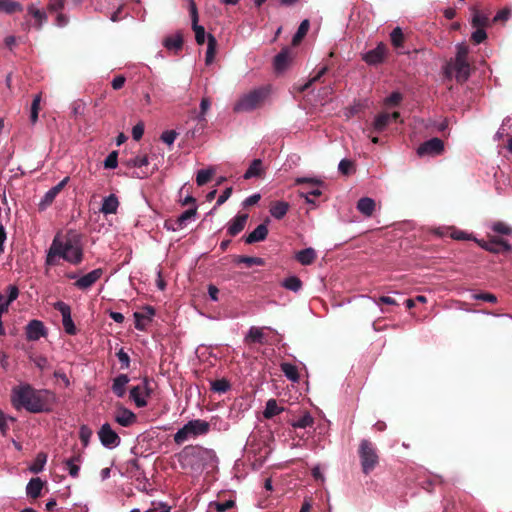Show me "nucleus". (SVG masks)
<instances>
[{"label": "nucleus", "instance_id": "obj_63", "mask_svg": "<svg viewBox=\"0 0 512 512\" xmlns=\"http://www.w3.org/2000/svg\"><path fill=\"white\" fill-rule=\"evenodd\" d=\"M119 361L121 362V367L122 368H129L130 366V357L129 355L123 350V349H120L117 353H116Z\"/></svg>", "mask_w": 512, "mask_h": 512}, {"label": "nucleus", "instance_id": "obj_48", "mask_svg": "<svg viewBox=\"0 0 512 512\" xmlns=\"http://www.w3.org/2000/svg\"><path fill=\"white\" fill-rule=\"evenodd\" d=\"M327 71L328 67L323 66L312 78L309 79L308 82H306L303 86L299 88V91L304 92L308 90L311 87V85L314 84L315 82H318L321 79V77H323L327 73Z\"/></svg>", "mask_w": 512, "mask_h": 512}, {"label": "nucleus", "instance_id": "obj_9", "mask_svg": "<svg viewBox=\"0 0 512 512\" xmlns=\"http://www.w3.org/2000/svg\"><path fill=\"white\" fill-rule=\"evenodd\" d=\"M54 309L59 311L62 315V324L64 331L69 335H75L77 328L71 317V308L68 304L63 301H57L54 303Z\"/></svg>", "mask_w": 512, "mask_h": 512}, {"label": "nucleus", "instance_id": "obj_3", "mask_svg": "<svg viewBox=\"0 0 512 512\" xmlns=\"http://www.w3.org/2000/svg\"><path fill=\"white\" fill-rule=\"evenodd\" d=\"M216 454L212 449L199 445H188L178 454L179 463L183 468L199 469L212 466L216 461Z\"/></svg>", "mask_w": 512, "mask_h": 512}, {"label": "nucleus", "instance_id": "obj_5", "mask_svg": "<svg viewBox=\"0 0 512 512\" xmlns=\"http://www.w3.org/2000/svg\"><path fill=\"white\" fill-rule=\"evenodd\" d=\"M209 431V422L201 419L190 420L174 434L173 439L177 445H181L189 438L206 435Z\"/></svg>", "mask_w": 512, "mask_h": 512}, {"label": "nucleus", "instance_id": "obj_34", "mask_svg": "<svg viewBox=\"0 0 512 512\" xmlns=\"http://www.w3.org/2000/svg\"><path fill=\"white\" fill-rule=\"evenodd\" d=\"M130 398L134 401L138 408L147 406V400L144 397V392L141 389V385H137L131 388Z\"/></svg>", "mask_w": 512, "mask_h": 512}, {"label": "nucleus", "instance_id": "obj_45", "mask_svg": "<svg viewBox=\"0 0 512 512\" xmlns=\"http://www.w3.org/2000/svg\"><path fill=\"white\" fill-rule=\"evenodd\" d=\"M7 291H8L7 300L5 302L2 301L0 305L2 307H5V310L8 312L10 304L18 298L19 289L15 285H9L7 287Z\"/></svg>", "mask_w": 512, "mask_h": 512}, {"label": "nucleus", "instance_id": "obj_11", "mask_svg": "<svg viewBox=\"0 0 512 512\" xmlns=\"http://www.w3.org/2000/svg\"><path fill=\"white\" fill-rule=\"evenodd\" d=\"M444 151V143L439 138H432L422 143L418 149L417 154L419 156H437L442 154Z\"/></svg>", "mask_w": 512, "mask_h": 512}, {"label": "nucleus", "instance_id": "obj_20", "mask_svg": "<svg viewBox=\"0 0 512 512\" xmlns=\"http://www.w3.org/2000/svg\"><path fill=\"white\" fill-rule=\"evenodd\" d=\"M511 245L502 238L492 237L487 244V251L494 254L509 252Z\"/></svg>", "mask_w": 512, "mask_h": 512}, {"label": "nucleus", "instance_id": "obj_49", "mask_svg": "<svg viewBox=\"0 0 512 512\" xmlns=\"http://www.w3.org/2000/svg\"><path fill=\"white\" fill-rule=\"evenodd\" d=\"M211 389L214 392L225 393L230 389V383L224 378L218 379L211 383Z\"/></svg>", "mask_w": 512, "mask_h": 512}, {"label": "nucleus", "instance_id": "obj_44", "mask_svg": "<svg viewBox=\"0 0 512 512\" xmlns=\"http://www.w3.org/2000/svg\"><path fill=\"white\" fill-rule=\"evenodd\" d=\"M214 174V170L213 169H201L197 172V175H196V183L198 186H203L205 184H207L212 176Z\"/></svg>", "mask_w": 512, "mask_h": 512}, {"label": "nucleus", "instance_id": "obj_52", "mask_svg": "<svg viewBox=\"0 0 512 512\" xmlns=\"http://www.w3.org/2000/svg\"><path fill=\"white\" fill-rule=\"evenodd\" d=\"M192 29L195 32V39L197 44L202 45L205 42V29L203 26L199 25L198 22L192 23Z\"/></svg>", "mask_w": 512, "mask_h": 512}, {"label": "nucleus", "instance_id": "obj_28", "mask_svg": "<svg viewBox=\"0 0 512 512\" xmlns=\"http://www.w3.org/2000/svg\"><path fill=\"white\" fill-rule=\"evenodd\" d=\"M264 174L263 163L261 159H254L246 172L244 173V179H251L254 177H262Z\"/></svg>", "mask_w": 512, "mask_h": 512}, {"label": "nucleus", "instance_id": "obj_56", "mask_svg": "<svg viewBox=\"0 0 512 512\" xmlns=\"http://www.w3.org/2000/svg\"><path fill=\"white\" fill-rule=\"evenodd\" d=\"M118 165V152L112 151L104 161V167L106 169H114Z\"/></svg>", "mask_w": 512, "mask_h": 512}, {"label": "nucleus", "instance_id": "obj_36", "mask_svg": "<svg viewBox=\"0 0 512 512\" xmlns=\"http://www.w3.org/2000/svg\"><path fill=\"white\" fill-rule=\"evenodd\" d=\"M283 408L279 407L277 404V401L275 399H269L266 402L265 410L263 412V416L266 419H271L276 415H279L281 412H283Z\"/></svg>", "mask_w": 512, "mask_h": 512}, {"label": "nucleus", "instance_id": "obj_58", "mask_svg": "<svg viewBox=\"0 0 512 512\" xmlns=\"http://www.w3.org/2000/svg\"><path fill=\"white\" fill-rule=\"evenodd\" d=\"M178 133L175 130H167L161 134L160 139L167 145H172L177 138Z\"/></svg>", "mask_w": 512, "mask_h": 512}, {"label": "nucleus", "instance_id": "obj_38", "mask_svg": "<svg viewBox=\"0 0 512 512\" xmlns=\"http://www.w3.org/2000/svg\"><path fill=\"white\" fill-rule=\"evenodd\" d=\"M281 371L284 373V375L293 382H298L300 375L298 372V369L295 365L291 363H281L280 365Z\"/></svg>", "mask_w": 512, "mask_h": 512}, {"label": "nucleus", "instance_id": "obj_31", "mask_svg": "<svg viewBox=\"0 0 512 512\" xmlns=\"http://www.w3.org/2000/svg\"><path fill=\"white\" fill-rule=\"evenodd\" d=\"M289 207L285 201L273 202L270 206V214L276 219H282L287 214Z\"/></svg>", "mask_w": 512, "mask_h": 512}, {"label": "nucleus", "instance_id": "obj_37", "mask_svg": "<svg viewBox=\"0 0 512 512\" xmlns=\"http://www.w3.org/2000/svg\"><path fill=\"white\" fill-rule=\"evenodd\" d=\"M289 54L287 50H282L274 58V68L277 72L284 71L289 63Z\"/></svg>", "mask_w": 512, "mask_h": 512}, {"label": "nucleus", "instance_id": "obj_35", "mask_svg": "<svg viewBox=\"0 0 512 512\" xmlns=\"http://www.w3.org/2000/svg\"><path fill=\"white\" fill-rule=\"evenodd\" d=\"M0 11L7 14L22 12L23 6L21 3L14 0H0Z\"/></svg>", "mask_w": 512, "mask_h": 512}, {"label": "nucleus", "instance_id": "obj_10", "mask_svg": "<svg viewBox=\"0 0 512 512\" xmlns=\"http://www.w3.org/2000/svg\"><path fill=\"white\" fill-rule=\"evenodd\" d=\"M98 437L101 444L107 448L117 447L121 442L119 435L111 428L109 423H104L100 427Z\"/></svg>", "mask_w": 512, "mask_h": 512}, {"label": "nucleus", "instance_id": "obj_57", "mask_svg": "<svg viewBox=\"0 0 512 512\" xmlns=\"http://www.w3.org/2000/svg\"><path fill=\"white\" fill-rule=\"evenodd\" d=\"M16 421L14 417L7 416L2 410H0V431L3 436L7 434V431L9 430V426L7 424V421Z\"/></svg>", "mask_w": 512, "mask_h": 512}, {"label": "nucleus", "instance_id": "obj_12", "mask_svg": "<svg viewBox=\"0 0 512 512\" xmlns=\"http://www.w3.org/2000/svg\"><path fill=\"white\" fill-rule=\"evenodd\" d=\"M197 214V207L194 206L177 217V219H167L164 222V228L169 231H177L184 227L186 222Z\"/></svg>", "mask_w": 512, "mask_h": 512}, {"label": "nucleus", "instance_id": "obj_13", "mask_svg": "<svg viewBox=\"0 0 512 512\" xmlns=\"http://www.w3.org/2000/svg\"><path fill=\"white\" fill-rule=\"evenodd\" d=\"M103 275V269L97 268L83 275L74 282V286L82 291L91 288Z\"/></svg>", "mask_w": 512, "mask_h": 512}, {"label": "nucleus", "instance_id": "obj_64", "mask_svg": "<svg viewBox=\"0 0 512 512\" xmlns=\"http://www.w3.org/2000/svg\"><path fill=\"white\" fill-rule=\"evenodd\" d=\"M171 507L165 503H158L157 506H153L145 512H170Z\"/></svg>", "mask_w": 512, "mask_h": 512}, {"label": "nucleus", "instance_id": "obj_61", "mask_svg": "<svg viewBox=\"0 0 512 512\" xmlns=\"http://www.w3.org/2000/svg\"><path fill=\"white\" fill-rule=\"evenodd\" d=\"M492 229L494 232L503 235H509L512 233V228H510L508 225L500 221L494 223Z\"/></svg>", "mask_w": 512, "mask_h": 512}, {"label": "nucleus", "instance_id": "obj_22", "mask_svg": "<svg viewBox=\"0 0 512 512\" xmlns=\"http://www.w3.org/2000/svg\"><path fill=\"white\" fill-rule=\"evenodd\" d=\"M119 204L120 203L118 197L115 194H110L109 196L103 199L100 212L103 213L104 215L116 214Z\"/></svg>", "mask_w": 512, "mask_h": 512}, {"label": "nucleus", "instance_id": "obj_23", "mask_svg": "<svg viewBox=\"0 0 512 512\" xmlns=\"http://www.w3.org/2000/svg\"><path fill=\"white\" fill-rule=\"evenodd\" d=\"M376 203L370 197H362L358 200L356 208L365 217H371L375 211Z\"/></svg>", "mask_w": 512, "mask_h": 512}, {"label": "nucleus", "instance_id": "obj_25", "mask_svg": "<svg viewBox=\"0 0 512 512\" xmlns=\"http://www.w3.org/2000/svg\"><path fill=\"white\" fill-rule=\"evenodd\" d=\"M490 23L489 14H485L476 8L472 9L471 24L474 28H486Z\"/></svg>", "mask_w": 512, "mask_h": 512}, {"label": "nucleus", "instance_id": "obj_40", "mask_svg": "<svg viewBox=\"0 0 512 512\" xmlns=\"http://www.w3.org/2000/svg\"><path fill=\"white\" fill-rule=\"evenodd\" d=\"M309 27H310V22L308 19H305L300 23L297 32L295 33V35L292 38V44L294 46L298 45L303 40V38L306 36V34L309 30Z\"/></svg>", "mask_w": 512, "mask_h": 512}, {"label": "nucleus", "instance_id": "obj_55", "mask_svg": "<svg viewBox=\"0 0 512 512\" xmlns=\"http://www.w3.org/2000/svg\"><path fill=\"white\" fill-rule=\"evenodd\" d=\"M211 106V101L207 97H203L200 103V113L198 115V121L199 122H205V114L209 110Z\"/></svg>", "mask_w": 512, "mask_h": 512}, {"label": "nucleus", "instance_id": "obj_17", "mask_svg": "<svg viewBox=\"0 0 512 512\" xmlns=\"http://www.w3.org/2000/svg\"><path fill=\"white\" fill-rule=\"evenodd\" d=\"M81 462L82 452L80 450H75L71 457L63 460V463L65 464L69 475L73 478H77L79 476Z\"/></svg>", "mask_w": 512, "mask_h": 512}, {"label": "nucleus", "instance_id": "obj_32", "mask_svg": "<svg viewBox=\"0 0 512 512\" xmlns=\"http://www.w3.org/2000/svg\"><path fill=\"white\" fill-rule=\"evenodd\" d=\"M217 48V40L212 34L207 35V51L205 55L206 65L213 63Z\"/></svg>", "mask_w": 512, "mask_h": 512}, {"label": "nucleus", "instance_id": "obj_50", "mask_svg": "<svg viewBox=\"0 0 512 512\" xmlns=\"http://www.w3.org/2000/svg\"><path fill=\"white\" fill-rule=\"evenodd\" d=\"M237 263H243V264H246L247 266H252V265L263 266L265 264V261L263 258H260V257L239 256L237 258Z\"/></svg>", "mask_w": 512, "mask_h": 512}, {"label": "nucleus", "instance_id": "obj_7", "mask_svg": "<svg viewBox=\"0 0 512 512\" xmlns=\"http://www.w3.org/2000/svg\"><path fill=\"white\" fill-rule=\"evenodd\" d=\"M469 47L462 43L457 45L454 68L458 82H465L470 76V64L468 62Z\"/></svg>", "mask_w": 512, "mask_h": 512}, {"label": "nucleus", "instance_id": "obj_14", "mask_svg": "<svg viewBox=\"0 0 512 512\" xmlns=\"http://www.w3.org/2000/svg\"><path fill=\"white\" fill-rule=\"evenodd\" d=\"M69 181V177H65L63 180H61L57 185L49 189L45 195L43 196L42 200L39 203V210L43 211L47 207H49L53 201L55 200L56 196L64 189V187L67 185Z\"/></svg>", "mask_w": 512, "mask_h": 512}, {"label": "nucleus", "instance_id": "obj_54", "mask_svg": "<svg viewBox=\"0 0 512 512\" xmlns=\"http://www.w3.org/2000/svg\"><path fill=\"white\" fill-rule=\"evenodd\" d=\"M476 30L471 34V41L474 44H480L487 39V33L485 32V28H475Z\"/></svg>", "mask_w": 512, "mask_h": 512}, {"label": "nucleus", "instance_id": "obj_46", "mask_svg": "<svg viewBox=\"0 0 512 512\" xmlns=\"http://www.w3.org/2000/svg\"><path fill=\"white\" fill-rule=\"evenodd\" d=\"M313 424H314L313 417L310 415V413L306 412L298 420L294 421L292 423V426L294 428H307V427L313 426Z\"/></svg>", "mask_w": 512, "mask_h": 512}, {"label": "nucleus", "instance_id": "obj_33", "mask_svg": "<svg viewBox=\"0 0 512 512\" xmlns=\"http://www.w3.org/2000/svg\"><path fill=\"white\" fill-rule=\"evenodd\" d=\"M163 45L168 50H175L178 51L183 46V37L180 33H177L175 35L168 36L164 39Z\"/></svg>", "mask_w": 512, "mask_h": 512}, {"label": "nucleus", "instance_id": "obj_29", "mask_svg": "<svg viewBox=\"0 0 512 512\" xmlns=\"http://www.w3.org/2000/svg\"><path fill=\"white\" fill-rule=\"evenodd\" d=\"M43 486L44 482L39 477L32 478L26 487V493L32 499H37L41 495Z\"/></svg>", "mask_w": 512, "mask_h": 512}, {"label": "nucleus", "instance_id": "obj_42", "mask_svg": "<svg viewBox=\"0 0 512 512\" xmlns=\"http://www.w3.org/2000/svg\"><path fill=\"white\" fill-rule=\"evenodd\" d=\"M47 461V455L43 452L37 454L33 464L30 466V471L37 474L44 469Z\"/></svg>", "mask_w": 512, "mask_h": 512}, {"label": "nucleus", "instance_id": "obj_1", "mask_svg": "<svg viewBox=\"0 0 512 512\" xmlns=\"http://www.w3.org/2000/svg\"><path fill=\"white\" fill-rule=\"evenodd\" d=\"M11 403L17 410L25 409L30 413L51 412L56 403V395L47 389H35L23 384L12 389Z\"/></svg>", "mask_w": 512, "mask_h": 512}, {"label": "nucleus", "instance_id": "obj_15", "mask_svg": "<svg viewBox=\"0 0 512 512\" xmlns=\"http://www.w3.org/2000/svg\"><path fill=\"white\" fill-rule=\"evenodd\" d=\"M47 335V330L42 321L33 319L26 326V339L37 341Z\"/></svg>", "mask_w": 512, "mask_h": 512}, {"label": "nucleus", "instance_id": "obj_8", "mask_svg": "<svg viewBox=\"0 0 512 512\" xmlns=\"http://www.w3.org/2000/svg\"><path fill=\"white\" fill-rule=\"evenodd\" d=\"M388 56L387 45L383 42L378 43L376 48L361 54V59L369 66H378L384 63Z\"/></svg>", "mask_w": 512, "mask_h": 512}, {"label": "nucleus", "instance_id": "obj_43", "mask_svg": "<svg viewBox=\"0 0 512 512\" xmlns=\"http://www.w3.org/2000/svg\"><path fill=\"white\" fill-rule=\"evenodd\" d=\"M391 43L395 48L403 47L404 43V34L400 27H396L392 30L390 34Z\"/></svg>", "mask_w": 512, "mask_h": 512}, {"label": "nucleus", "instance_id": "obj_51", "mask_svg": "<svg viewBox=\"0 0 512 512\" xmlns=\"http://www.w3.org/2000/svg\"><path fill=\"white\" fill-rule=\"evenodd\" d=\"M235 506V501L230 499L225 502H211L209 507L215 508L217 512H225Z\"/></svg>", "mask_w": 512, "mask_h": 512}, {"label": "nucleus", "instance_id": "obj_47", "mask_svg": "<svg viewBox=\"0 0 512 512\" xmlns=\"http://www.w3.org/2000/svg\"><path fill=\"white\" fill-rule=\"evenodd\" d=\"M122 164L126 165L128 168L132 167H143L148 165V157L144 156H136L126 161H122Z\"/></svg>", "mask_w": 512, "mask_h": 512}, {"label": "nucleus", "instance_id": "obj_27", "mask_svg": "<svg viewBox=\"0 0 512 512\" xmlns=\"http://www.w3.org/2000/svg\"><path fill=\"white\" fill-rule=\"evenodd\" d=\"M389 124H390L389 113L382 112L375 117L373 124H372L371 132L381 133L387 128V126Z\"/></svg>", "mask_w": 512, "mask_h": 512}, {"label": "nucleus", "instance_id": "obj_21", "mask_svg": "<svg viewBox=\"0 0 512 512\" xmlns=\"http://www.w3.org/2000/svg\"><path fill=\"white\" fill-rule=\"evenodd\" d=\"M268 235L267 226L262 223L259 224L250 234L244 237L246 244H253L256 242L264 241Z\"/></svg>", "mask_w": 512, "mask_h": 512}, {"label": "nucleus", "instance_id": "obj_26", "mask_svg": "<svg viewBox=\"0 0 512 512\" xmlns=\"http://www.w3.org/2000/svg\"><path fill=\"white\" fill-rule=\"evenodd\" d=\"M130 381L129 377L126 374H120L116 378L113 379L112 391L118 397H123L126 393L125 386Z\"/></svg>", "mask_w": 512, "mask_h": 512}, {"label": "nucleus", "instance_id": "obj_19", "mask_svg": "<svg viewBox=\"0 0 512 512\" xmlns=\"http://www.w3.org/2000/svg\"><path fill=\"white\" fill-rule=\"evenodd\" d=\"M155 315V309L152 306L144 307V312H135V328L140 331H144L146 328V324L144 321H151L152 317Z\"/></svg>", "mask_w": 512, "mask_h": 512}, {"label": "nucleus", "instance_id": "obj_60", "mask_svg": "<svg viewBox=\"0 0 512 512\" xmlns=\"http://www.w3.org/2000/svg\"><path fill=\"white\" fill-rule=\"evenodd\" d=\"M403 96L400 92L391 93L385 100V104L388 106H397L402 101Z\"/></svg>", "mask_w": 512, "mask_h": 512}, {"label": "nucleus", "instance_id": "obj_18", "mask_svg": "<svg viewBox=\"0 0 512 512\" xmlns=\"http://www.w3.org/2000/svg\"><path fill=\"white\" fill-rule=\"evenodd\" d=\"M248 220V214H238L235 216L227 227V234L231 237L238 235L245 228V225Z\"/></svg>", "mask_w": 512, "mask_h": 512}, {"label": "nucleus", "instance_id": "obj_16", "mask_svg": "<svg viewBox=\"0 0 512 512\" xmlns=\"http://www.w3.org/2000/svg\"><path fill=\"white\" fill-rule=\"evenodd\" d=\"M114 419L119 425L129 427L137 421V416L128 408L120 405L116 409Z\"/></svg>", "mask_w": 512, "mask_h": 512}, {"label": "nucleus", "instance_id": "obj_53", "mask_svg": "<svg viewBox=\"0 0 512 512\" xmlns=\"http://www.w3.org/2000/svg\"><path fill=\"white\" fill-rule=\"evenodd\" d=\"M93 432L87 425H82L79 429V438L83 443L84 447L88 446L90 438Z\"/></svg>", "mask_w": 512, "mask_h": 512}, {"label": "nucleus", "instance_id": "obj_59", "mask_svg": "<svg viewBox=\"0 0 512 512\" xmlns=\"http://www.w3.org/2000/svg\"><path fill=\"white\" fill-rule=\"evenodd\" d=\"M338 169L343 175H349L353 170V162L348 159H342L338 165Z\"/></svg>", "mask_w": 512, "mask_h": 512}, {"label": "nucleus", "instance_id": "obj_4", "mask_svg": "<svg viewBox=\"0 0 512 512\" xmlns=\"http://www.w3.org/2000/svg\"><path fill=\"white\" fill-rule=\"evenodd\" d=\"M269 92L268 87L256 88L241 96L235 103L233 110L235 112H251L261 107L268 97Z\"/></svg>", "mask_w": 512, "mask_h": 512}, {"label": "nucleus", "instance_id": "obj_30", "mask_svg": "<svg viewBox=\"0 0 512 512\" xmlns=\"http://www.w3.org/2000/svg\"><path fill=\"white\" fill-rule=\"evenodd\" d=\"M28 14L36 20L35 27L40 30L43 23L47 21V14L45 11L38 9L34 4H30L27 8Z\"/></svg>", "mask_w": 512, "mask_h": 512}, {"label": "nucleus", "instance_id": "obj_2", "mask_svg": "<svg viewBox=\"0 0 512 512\" xmlns=\"http://www.w3.org/2000/svg\"><path fill=\"white\" fill-rule=\"evenodd\" d=\"M57 257L73 265H78L83 261V248L77 235L68 236L65 239L59 235L54 237L46 256V265H56Z\"/></svg>", "mask_w": 512, "mask_h": 512}, {"label": "nucleus", "instance_id": "obj_62", "mask_svg": "<svg viewBox=\"0 0 512 512\" xmlns=\"http://www.w3.org/2000/svg\"><path fill=\"white\" fill-rule=\"evenodd\" d=\"M510 14H511V12H510V10L508 8L501 9L494 16L492 22H494V23L505 22V21H507L509 19Z\"/></svg>", "mask_w": 512, "mask_h": 512}, {"label": "nucleus", "instance_id": "obj_24", "mask_svg": "<svg viewBox=\"0 0 512 512\" xmlns=\"http://www.w3.org/2000/svg\"><path fill=\"white\" fill-rule=\"evenodd\" d=\"M317 258L316 251L309 247L298 251L295 254V259L302 265H311Z\"/></svg>", "mask_w": 512, "mask_h": 512}, {"label": "nucleus", "instance_id": "obj_41", "mask_svg": "<svg viewBox=\"0 0 512 512\" xmlns=\"http://www.w3.org/2000/svg\"><path fill=\"white\" fill-rule=\"evenodd\" d=\"M282 286L290 291L298 292L302 288V281L297 276H290L282 282Z\"/></svg>", "mask_w": 512, "mask_h": 512}, {"label": "nucleus", "instance_id": "obj_39", "mask_svg": "<svg viewBox=\"0 0 512 512\" xmlns=\"http://www.w3.org/2000/svg\"><path fill=\"white\" fill-rule=\"evenodd\" d=\"M264 334L262 332L261 328L258 327H251L249 329L248 334L246 335L244 341L246 343H263Z\"/></svg>", "mask_w": 512, "mask_h": 512}, {"label": "nucleus", "instance_id": "obj_6", "mask_svg": "<svg viewBox=\"0 0 512 512\" xmlns=\"http://www.w3.org/2000/svg\"><path fill=\"white\" fill-rule=\"evenodd\" d=\"M362 472L371 473L379 463V456L375 445L367 439L361 440L358 448Z\"/></svg>", "mask_w": 512, "mask_h": 512}]
</instances>
